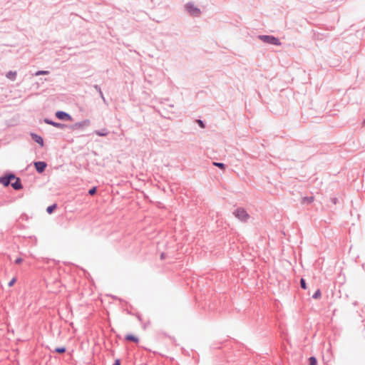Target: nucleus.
<instances>
[{
    "label": "nucleus",
    "mask_w": 365,
    "mask_h": 365,
    "mask_svg": "<svg viewBox=\"0 0 365 365\" xmlns=\"http://www.w3.org/2000/svg\"><path fill=\"white\" fill-rule=\"evenodd\" d=\"M234 216L239 220L246 222L250 217L248 212L242 207H238L233 212Z\"/></svg>",
    "instance_id": "f257e3e1"
},
{
    "label": "nucleus",
    "mask_w": 365,
    "mask_h": 365,
    "mask_svg": "<svg viewBox=\"0 0 365 365\" xmlns=\"http://www.w3.org/2000/svg\"><path fill=\"white\" fill-rule=\"evenodd\" d=\"M258 38L262 41L264 43L274 45V46H280L282 44L280 40L271 35H259Z\"/></svg>",
    "instance_id": "f03ea898"
},
{
    "label": "nucleus",
    "mask_w": 365,
    "mask_h": 365,
    "mask_svg": "<svg viewBox=\"0 0 365 365\" xmlns=\"http://www.w3.org/2000/svg\"><path fill=\"white\" fill-rule=\"evenodd\" d=\"M186 11L192 16L198 17L201 14L200 9L193 2H188L185 6Z\"/></svg>",
    "instance_id": "7ed1b4c3"
},
{
    "label": "nucleus",
    "mask_w": 365,
    "mask_h": 365,
    "mask_svg": "<svg viewBox=\"0 0 365 365\" xmlns=\"http://www.w3.org/2000/svg\"><path fill=\"white\" fill-rule=\"evenodd\" d=\"M14 178H16V175L14 173H6L0 177V183H1L4 187H8L11 184V181L14 180Z\"/></svg>",
    "instance_id": "20e7f679"
},
{
    "label": "nucleus",
    "mask_w": 365,
    "mask_h": 365,
    "mask_svg": "<svg viewBox=\"0 0 365 365\" xmlns=\"http://www.w3.org/2000/svg\"><path fill=\"white\" fill-rule=\"evenodd\" d=\"M90 123H91L90 120L86 119L81 122H78L73 125H71L68 126V128H69L71 130H79V129H82L83 128H84L86 126H88L90 125Z\"/></svg>",
    "instance_id": "39448f33"
},
{
    "label": "nucleus",
    "mask_w": 365,
    "mask_h": 365,
    "mask_svg": "<svg viewBox=\"0 0 365 365\" xmlns=\"http://www.w3.org/2000/svg\"><path fill=\"white\" fill-rule=\"evenodd\" d=\"M56 117L58 119L62 120H69V121L73 120L72 116L70 114H68V113L63 111V110H58L56 113Z\"/></svg>",
    "instance_id": "423d86ee"
},
{
    "label": "nucleus",
    "mask_w": 365,
    "mask_h": 365,
    "mask_svg": "<svg viewBox=\"0 0 365 365\" xmlns=\"http://www.w3.org/2000/svg\"><path fill=\"white\" fill-rule=\"evenodd\" d=\"M43 122L48 125H53L55 128H60V129H65L68 128V125L63 123L55 122L49 118H44Z\"/></svg>",
    "instance_id": "0eeeda50"
},
{
    "label": "nucleus",
    "mask_w": 365,
    "mask_h": 365,
    "mask_svg": "<svg viewBox=\"0 0 365 365\" xmlns=\"http://www.w3.org/2000/svg\"><path fill=\"white\" fill-rule=\"evenodd\" d=\"M34 165L36 172L40 174L43 173L47 167V163L44 161H36Z\"/></svg>",
    "instance_id": "6e6552de"
},
{
    "label": "nucleus",
    "mask_w": 365,
    "mask_h": 365,
    "mask_svg": "<svg viewBox=\"0 0 365 365\" xmlns=\"http://www.w3.org/2000/svg\"><path fill=\"white\" fill-rule=\"evenodd\" d=\"M33 140H34L36 143H38L41 147H43L44 145L43 138L34 133H31L30 134Z\"/></svg>",
    "instance_id": "1a4fd4ad"
},
{
    "label": "nucleus",
    "mask_w": 365,
    "mask_h": 365,
    "mask_svg": "<svg viewBox=\"0 0 365 365\" xmlns=\"http://www.w3.org/2000/svg\"><path fill=\"white\" fill-rule=\"evenodd\" d=\"M15 181L14 182H11V185L15 190H19L23 188V185L21 183V180L19 178L16 177L14 178Z\"/></svg>",
    "instance_id": "9d476101"
},
{
    "label": "nucleus",
    "mask_w": 365,
    "mask_h": 365,
    "mask_svg": "<svg viewBox=\"0 0 365 365\" xmlns=\"http://www.w3.org/2000/svg\"><path fill=\"white\" fill-rule=\"evenodd\" d=\"M125 340L126 341H132V342H134V343H138L139 342V339L138 336L132 334H127L125 336Z\"/></svg>",
    "instance_id": "9b49d317"
},
{
    "label": "nucleus",
    "mask_w": 365,
    "mask_h": 365,
    "mask_svg": "<svg viewBox=\"0 0 365 365\" xmlns=\"http://www.w3.org/2000/svg\"><path fill=\"white\" fill-rule=\"evenodd\" d=\"M94 133L98 136L105 137L108 135L109 132L106 128H103L101 130H95Z\"/></svg>",
    "instance_id": "f8f14e48"
},
{
    "label": "nucleus",
    "mask_w": 365,
    "mask_h": 365,
    "mask_svg": "<svg viewBox=\"0 0 365 365\" xmlns=\"http://www.w3.org/2000/svg\"><path fill=\"white\" fill-rule=\"evenodd\" d=\"M6 77L11 81H14L16 77V71H10L6 74Z\"/></svg>",
    "instance_id": "ddd939ff"
},
{
    "label": "nucleus",
    "mask_w": 365,
    "mask_h": 365,
    "mask_svg": "<svg viewBox=\"0 0 365 365\" xmlns=\"http://www.w3.org/2000/svg\"><path fill=\"white\" fill-rule=\"evenodd\" d=\"M314 198L313 196L304 197H302V202L303 204H310L314 201Z\"/></svg>",
    "instance_id": "4468645a"
},
{
    "label": "nucleus",
    "mask_w": 365,
    "mask_h": 365,
    "mask_svg": "<svg viewBox=\"0 0 365 365\" xmlns=\"http://www.w3.org/2000/svg\"><path fill=\"white\" fill-rule=\"evenodd\" d=\"M57 205L56 203H53V205L48 206L46 208V212L48 214L51 215L53 212V211L56 209Z\"/></svg>",
    "instance_id": "2eb2a0df"
},
{
    "label": "nucleus",
    "mask_w": 365,
    "mask_h": 365,
    "mask_svg": "<svg viewBox=\"0 0 365 365\" xmlns=\"http://www.w3.org/2000/svg\"><path fill=\"white\" fill-rule=\"evenodd\" d=\"M66 351V349L65 346H61V347H56L54 350V352L58 354H63Z\"/></svg>",
    "instance_id": "dca6fc26"
},
{
    "label": "nucleus",
    "mask_w": 365,
    "mask_h": 365,
    "mask_svg": "<svg viewBox=\"0 0 365 365\" xmlns=\"http://www.w3.org/2000/svg\"><path fill=\"white\" fill-rule=\"evenodd\" d=\"M309 365H317V359L315 356H310L309 358Z\"/></svg>",
    "instance_id": "f3484780"
},
{
    "label": "nucleus",
    "mask_w": 365,
    "mask_h": 365,
    "mask_svg": "<svg viewBox=\"0 0 365 365\" xmlns=\"http://www.w3.org/2000/svg\"><path fill=\"white\" fill-rule=\"evenodd\" d=\"M212 164L214 166H216V167L219 168L220 169H222V170L225 169V165L223 163L213 162Z\"/></svg>",
    "instance_id": "a211bd4d"
},
{
    "label": "nucleus",
    "mask_w": 365,
    "mask_h": 365,
    "mask_svg": "<svg viewBox=\"0 0 365 365\" xmlns=\"http://www.w3.org/2000/svg\"><path fill=\"white\" fill-rule=\"evenodd\" d=\"M321 295H322L321 290L319 289H317V290L312 295V298L314 299H317L321 297Z\"/></svg>",
    "instance_id": "6ab92c4d"
},
{
    "label": "nucleus",
    "mask_w": 365,
    "mask_h": 365,
    "mask_svg": "<svg viewBox=\"0 0 365 365\" xmlns=\"http://www.w3.org/2000/svg\"><path fill=\"white\" fill-rule=\"evenodd\" d=\"M48 73H49L48 71H38L34 75L36 76H38L40 75H47Z\"/></svg>",
    "instance_id": "aec40b11"
},
{
    "label": "nucleus",
    "mask_w": 365,
    "mask_h": 365,
    "mask_svg": "<svg viewBox=\"0 0 365 365\" xmlns=\"http://www.w3.org/2000/svg\"><path fill=\"white\" fill-rule=\"evenodd\" d=\"M300 286H301L302 289H307V283L304 278H301V279H300Z\"/></svg>",
    "instance_id": "412c9836"
},
{
    "label": "nucleus",
    "mask_w": 365,
    "mask_h": 365,
    "mask_svg": "<svg viewBox=\"0 0 365 365\" xmlns=\"http://www.w3.org/2000/svg\"><path fill=\"white\" fill-rule=\"evenodd\" d=\"M196 123L198 124V125L202 128H205V123L203 120H200V119H197L196 120Z\"/></svg>",
    "instance_id": "4be33fe9"
},
{
    "label": "nucleus",
    "mask_w": 365,
    "mask_h": 365,
    "mask_svg": "<svg viewBox=\"0 0 365 365\" xmlns=\"http://www.w3.org/2000/svg\"><path fill=\"white\" fill-rule=\"evenodd\" d=\"M97 187H93L88 190V195H94L96 193Z\"/></svg>",
    "instance_id": "5701e85b"
},
{
    "label": "nucleus",
    "mask_w": 365,
    "mask_h": 365,
    "mask_svg": "<svg viewBox=\"0 0 365 365\" xmlns=\"http://www.w3.org/2000/svg\"><path fill=\"white\" fill-rule=\"evenodd\" d=\"M16 279L15 277L12 278L10 280V282H9L8 286L9 287H12L14 284V283L16 282Z\"/></svg>",
    "instance_id": "b1692460"
},
{
    "label": "nucleus",
    "mask_w": 365,
    "mask_h": 365,
    "mask_svg": "<svg viewBox=\"0 0 365 365\" xmlns=\"http://www.w3.org/2000/svg\"><path fill=\"white\" fill-rule=\"evenodd\" d=\"M93 88L97 91V92H98V93H101L102 91H101V87L98 85H97V84L94 85Z\"/></svg>",
    "instance_id": "393cba45"
},
{
    "label": "nucleus",
    "mask_w": 365,
    "mask_h": 365,
    "mask_svg": "<svg viewBox=\"0 0 365 365\" xmlns=\"http://www.w3.org/2000/svg\"><path fill=\"white\" fill-rule=\"evenodd\" d=\"M99 95H100V97L101 98V99L103 100V103L107 105L108 103H107V101L103 96V92L101 91V93H99Z\"/></svg>",
    "instance_id": "a878e982"
},
{
    "label": "nucleus",
    "mask_w": 365,
    "mask_h": 365,
    "mask_svg": "<svg viewBox=\"0 0 365 365\" xmlns=\"http://www.w3.org/2000/svg\"><path fill=\"white\" fill-rule=\"evenodd\" d=\"M23 262V259L21 257H18L15 260V264H19Z\"/></svg>",
    "instance_id": "bb28decb"
},
{
    "label": "nucleus",
    "mask_w": 365,
    "mask_h": 365,
    "mask_svg": "<svg viewBox=\"0 0 365 365\" xmlns=\"http://www.w3.org/2000/svg\"><path fill=\"white\" fill-rule=\"evenodd\" d=\"M113 365H120V360L119 359H115Z\"/></svg>",
    "instance_id": "cd10ccee"
},
{
    "label": "nucleus",
    "mask_w": 365,
    "mask_h": 365,
    "mask_svg": "<svg viewBox=\"0 0 365 365\" xmlns=\"http://www.w3.org/2000/svg\"><path fill=\"white\" fill-rule=\"evenodd\" d=\"M331 201H332V202H333L334 204H336V202H337V198L334 197V198H332V199H331Z\"/></svg>",
    "instance_id": "c85d7f7f"
},
{
    "label": "nucleus",
    "mask_w": 365,
    "mask_h": 365,
    "mask_svg": "<svg viewBox=\"0 0 365 365\" xmlns=\"http://www.w3.org/2000/svg\"><path fill=\"white\" fill-rule=\"evenodd\" d=\"M136 317H137V318L138 319L139 321H140V322L142 321V318H141V315L140 314H138L136 315Z\"/></svg>",
    "instance_id": "c756f323"
},
{
    "label": "nucleus",
    "mask_w": 365,
    "mask_h": 365,
    "mask_svg": "<svg viewBox=\"0 0 365 365\" xmlns=\"http://www.w3.org/2000/svg\"><path fill=\"white\" fill-rule=\"evenodd\" d=\"M160 257H161V259H164L165 258V254L162 253L161 255H160Z\"/></svg>",
    "instance_id": "7c9ffc66"
},
{
    "label": "nucleus",
    "mask_w": 365,
    "mask_h": 365,
    "mask_svg": "<svg viewBox=\"0 0 365 365\" xmlns=\"http://www.w3.org/2000/svg\"><path fill=\"white\" fill-rule=\"evenodd\" d=\"M365 123V119L364 120V123Z\"/></svg>",
    "instance_id": "2f4dec72"
}]
</instances>
